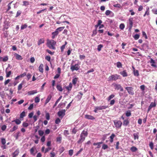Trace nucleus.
Returning a JSON list of instances; mask_svg holds the SVG:
<instances>
[{
  "label": "nucleus",
  "instance_id": "nucleus-10",
  "mask_svg": "<svg viewBox=\"0 0 157 157\" xmlns=\"http://www.w3.org/2000/svg\"><path fill=\"white\" fill-rule=\"evenodd\" d=\"M85 137L82 135H80V138L77 141L78 144H81L85 140Z\"/></svg>",
  "mask_w": 157,
  "mask_h": 157
},
{
  "label": "nucleus",
  "instance_id": "nucleus-13",
  "mask_svg": "<svg viewBox=\"0 0 157 157\" xmlns=\"http://www.w3.org/2000/svg\"><path fill=\"white\" fill-rule=\"evenodd\" d=\"M59 32L57 31H56L52 33V39L55 38L56 36H57L59 34Z\"/></svg>",
  "mask_w": 157,
  "mask_h": 157
},
{
  "label": "nucleus",
  "instance_id": "nucleus-14",
  "mask_svg": "<svg viewBox=\"0 0 157 157\" xmlns=\"http://www.w3.org/2000/svg\"><path fill=\"white\" fill-rule=\"evenodd\" d=\"M52 95L51 94H50L48 95V96L46 99V100L45 105H46L47 104L50 100L51 98H52Z\"/></svg>",
  "mask_w": 157,
  "mask_h": 157
},
{
  "label": "nucleus",
  "instance_id": "nucleus-2",
  "mask_svg": "<svg viewBox=\"0 0 157 157\" xmlns=\"http://www.w3.org/2000/svg\"><path fill=\"white\" fill-rule=\"evenodd\" d=\"M108 79L109 81H116L118 79H120L121 76L117 74L109 76Z\"/></svg>",
  "mask_w": 157,
  "mask_h": 157
},
{
  "label": "nucleus",
  "instance_id": "nucleus-44",
  "mask_svg": "<svg viewBox=\"0 0 157 157\" xmlns=\"http://www.w3.org/2000/svg\"><path fill=\"white\" fill-rule=\"evenodd\" d=\"M149 15V8H148L146 11L145 14L144 15V17H145L146 15Z\"/></svg>",
  "mask_w": 157,
  "mask_h": 157
},
{
  "label": "nucleus",
  "instance_id": "nucleus-54",
  "mask_svg": "<svg viewBox=\"0 0 157 157\" xmlns=\"http://www.w3.org/2000/svg\"><path fill=\"white\" fill-rule=\"evenodd\" d=\"M61 122V120L59 118H57L55 120V122L56 124H58Z\"/></svg>",
  "mask_w": 157,
  "mask_h": 157
},
{
  "label": "nucleus",
  "instance_id": "nucleus-16",
  "mask_svg": "<svg viewBox=\"0 0 157 157\" xmlns=\"http://www.w3.org/2000/svg\"><path fill=\"white\" fill-rule=\"evenodd\" d=\"M97 108V109H98V110H102V109H105L108 107L107 106H96Z\"/></svg>",
  "mask_w": 157,
  "mask_h": 157
},
{
  "label": "nucleus",
  "instance_id": "nucleus-38",
  "mask_svg": "<svg viewBox=\"0 0 157 157\" xmlns=\"http://www.w3.org/2000/svg\"><path fill=\"white\" fill-rule=\"evenodd\" d=\"M25 116V112L23 111L20 115V118H23Z\"/></svg>",
  "mask_w": 157,
  "mask_h": 157
},
{
  "label": "nucleus",
  "instance_id": "nucleus-20",
  "mask_svg": "<svg viewBox=\"0 0 157 157\" xmlns=\"http://www.w3.org/2000/svg\"><path fill=\"white\" fill-rule=\"evenodd\" d=\"M15 55L16 58L18 60H21L23 59V58L21 55L17 54H16Z\"/></svg>",
  "mask_w": 157,
  "mask_h": 157
},
{
  "label": "nucleus",
  "instance_id": "nucleus-17",
  "mask_svg": "<svg viewBox=\"0 0 157 157\" xmlns=\"http://www.w3.org/2000/svg\"><path fill=\"white\" fill-rule=\"evenodd\" d=\"M72 87V83L70 82L69 84V86L66 87V88L68 92H69L71 90Z\"/></svg>",
  "mask_w": 157,
  "mask_h": 157
},
{
  "label": "nucleus",
  "instance_id": "nucleus-18",
  "mask_svg": "<svg viewBox=\"0 0 157 157\" xmlns=\"http://www.w3.org/2000/svg\"><path fill=\"white\" fill-rule=\"evenodd\" d=\"M8 69V67L6 68V77L7 78H8L10 77V75H11V71H7V70Z\"/></svg>",
  "mask_w": 157,
  "mask_h": 157
},
{
  "label": "nucleus",
  "instance_id": "nucleus-42",
  "mask_svg": "<svg viewBox=\"0 0 157 157\" xmlns=\"http://www.w3.org/2000/svg\"><path fill=\"white\" fill-rule=\"evenodd\" d=\"M1 143L2 144L5 145L6 143V139L4 138H2L1 139Z\"/></svg>",
  "mask_w": 157,
  "mask_h": 157
},
{
  "label": "nucleus",
  "instance_id": "nucleus-52",
  "mask_svg": "<svg viewBox=\"0 0 157 157\" xmlns=\"http://www.w3.org/2000/svg\"><path fill=\"white\" fill-rule=\"evenodd\" d=\"M35 148L34 147H33L30 149V152L31 154L33 155H34V151Z\"/></svg>",
  "mask_w": 157,
  "mask_h": 157
},
{
  "label": "nucleus",
  "instance_id": "nucleus-19",
  "mask_svg": "<svg viewBox=\"0 0 157 157\" xmlns=\"http://www.w3.org/2000/svg\"><path fill=\"white\" fill-rule=\"evenodd\" d=\"M115 135L114 133H113L112 134L111 136L109 137V138H110V140H109V141L110 143H112L113 142V139L114 137H115Z\"/></svg>",
  "mask_w": 157,
  "mask_h": 157
},
{
  "label": "nucleus",
  "instance_id": "nucleus-26",
  "mask_svg": "<svg viewBox=\"0 0 157 157\" xmlns=\"http://www.w3.org/2000/svg\"><path fill=\"white\" fill-rule=\"evenodd\" d=\"M80 135L84 136L85 137H86L88 135L87 131H83Z\"/></svg>",
  "mask_w": 157,
  "mask_h": 157
},
{
  "label": "nucleus",
  "instance_id": "nucleus-40",
  "mask_svg": "<svg viewBox=\"0 0 157 157\" xmlns=\"http://www.w3.org/2000/svg\"><path fill=\"white\" fill-rule=\"evenodd\" d=\"M103 47V45L102 44H100L98 46L97 49L98 51H100L102 48Z\"/></svg>",
  "mask_w": 157,
  "mask_h": 157
},
{
  "label": "nucleus",
  "instance_id": "nucleus-55",
  "mask_svg": "<svg viewBox=\"0 0 157 157\" xmlns=\"http://www.w3.org/2000/svg\"><path fill=\"white\" fill-rule=\"evenodd\" d=\"M45 59L48 61H50L51 60V57L49 55L47 56H45Z\"/></svg>",
  "mask_w": 157,
  "mask_h": 157
},
{
  "label": "nucleus",
  "instance_id": "nucleus-28",
  "mask_svg": "<svg viewBox=\"0 0 157 157\" xmlns=\"http://www.w3.org/2000/svg\"><path fill=\"white\" fill-rule=\"evenodd\" d=\"M57 89L59 91L62 92L63 91V89L62 86L59 85H57L56 86Z\"/></svg>",
  "mask_w": 157,
  "mask_h": 157
},
{
  "label": "nucleus",
  "instance_id": "nucleus-1",
  "mask_svg": "<svg viewBox=\"0 0 157 157\" xmlns=\"http://www.w3.org/2000/svg\"><path fill=\"white\" fill-rule=\"evenodd\" d=\"M56 43V42L53 40H48L47 42V46L50 49H52L53 50L56 49V47L55 45Z\"/></svg>",
  "mask_w": 157,
  "mask_h": 157
},
{
  "label": "nucleus",
  "instance_id": "nucleus-30",
  "mask_svg": "<svg viewBox=\"0 0 157 157\" xmlns=\"http://www.w3.org/2000/svg\"><path fill=\"white\" fill-rule=\"evenodd\" d=\"M102 143V142H98L97 143H94L93 144L94 145H98V146L97 147V148H99L100 147V145Z\"/></svg>",
  "mask_w": 157,
  "mask_h": 157
},
{
  "label": "nucleus",
  "instance_id": "nucleus-36",
  "mask_svg": "<svg viewBox=\"0 0 157 157\" xmlns=\"http://www.w3.org/2000/svg\"><path fill=\"white\" fill-rule=\"evenodd\" d=\"M131 115V111L130 110L127 111L126 113V116L128 117L130 116Z\"/></svg>",
  "mask_w": 157,
  "mask_h": 157
},
{
  "label": "nucleus",
  "instance_id": "nucleus-62",
  "mask_svg": "<svg viewBox=\"0 0 157 157\" xmlns=\"http://www.w3.org/2000/svg\"><path fill=\"white\" fill-rule=\"evenodd\" d=\"M153 143L152 142H151L149 144V147L151 149H153Z\"/></svg>",
  "mask_w": 157,
  "mask_h": 157
},
{
  "label": "nucleus",
  "instance_id": "nucleus-45",
  "mask_svg": "<svg viewBox=\"0 0 157 157\" xmlns=\"http://www.w3.org/2000/svg\"><path fill=\"white\" fill-rule=\"evenodd\" d=\"M139 37H140V35L138 34H135L133 36L134 39L135 40H138L139 38Z\"/></svg>",
  "mask_w": 157,
  "mask_h": 157
},
{
  "label": "nucleus",
  "instance_id": "nucleus-61",
  "mask_svg": "<svg viewBox=\"0 0 157 157\" xmlns=\"http://www.w3.org/2000/svg\"><path fill=\"white\" fill-rule=\"evenodd\" d=\"M18 128L17 126H14L13 127L12 129L11 132H13L17 130Z\"/></svg>",
  "mask_w": 157,
  "mask_h": 157
},
{
  "label": "nucleus",
  "instance_id": "nucleus-58",
  "mask_svg": "<svg viewBox=\"0 0 157 157\" xmlns=\"http://www.w3.org/2000/svg\"><path fill=\"white\" fill-rule=\"evenodd\" d=\"M113 6L115 7L120 8L121 7V5L119 4H117L113 5Z\"/></svg>",
  "mask_w": 157,
  "mask_h": 157
},
{
  "label": "nucleus",
  "instance_id": "nucleus-29",
  "mask_svg": "<svg viewBox=\"0 0 157 157\" xmlns=\"http://www.w3.org/2000/svg\"><path fill=\"white\" fill-rule=\"evenodd\" d=\"M133 74L135 76H138L139 75V71L137 70H133Z\"/></svg>",
  "mask_w": 157,
  "mask_h": 157
},
{
  "label": "nucleus",
  "instance_id": "nucleus-49",
  "mask_svg": "<svg viewBox=\"0 0 157 157\" xmlns=\"http://www.w3.org/2000/svg\"><path fill=\"white\" fill-rule=\"evenodd\" d=\"M29 124L28 123L26 122H24L22 124V126L26 128L29 126Z\"/></svg>",
  "mask_w": 157,
  "mask_h": 157
},
{
  "label": "nucleus",
  "instance_id": "nucleus-43",
  "mask_svg": "<svg viewBox=\"0 0 157 157\" xmlns=\"http://www.w3.org/2000/svg\"><path fill=\"white\" fill-rule=\"evenodd\" d=\"M27 27V25L26 24H25L23 25H22L21 26V29L23 30L24 29H25Z\"/></svg>",
  "mask_w": 157,
  "mask_h": 157
},
{
  "label": "nucleus",
  "instance_id": "nucleus-57",
  "mask_svg": "<svg viewBox=\"0 0 157 157\" xmlns=\"http://www.w3.org/2000/svg\"><path fill=\"white\" fill-rule=\"evenodd\" d=\"M23 84V83H21L18 85V90H20L22 89Z\"/></svg>",
  "mask_w": 157,
  "mask_h": 157
},
{
  "label": "nucleus",
  "instance_id": "nucleus-27",
  "mask_svg": "<svg viewBox=\"0 0 157 157\" xmlns=\"http://www.w3.org/2000/svg\"><path fill=\"white\" fill-rule=\"evenodd\" d=\"M12 122H15L16 124H19L21 123V121L18 119H16L15 120L12 121Z\"/></svg>",
  "mask_w": 157,
  "mask_h": 157
},
{
  "label": "nucleus",
  "instance_id": "nucleus-11",
  "mask_svg": "<svg viewBox=\"0 0 157 157\" xmlns=\"http://www.w3.org/2000/svg\"><path fill=\"white\" fill-rule=\"evenodd\" d=\"M133 18H130L128 20L129 21V29H131L133 26Z\"/></svg>",
  "mask_w": 157,
  "mask_h": 157
},
{
  "label": "nucleus",
  "instance_id": "nucleus-3",
  "mask_svg": "<svg viewBox=\"0 0 157 157\" xmlns=\"http://www.w3.org/2000/svg\"><path fill=\"white\" fill-rule=\"evenodd\" d=\"M113 85L115 90H120L121 91H123V89L120 84L114 83L113 84Z\"/></svg>",
  "mask_w": 157,
  "mask_h": 157
},
{
  "label": "nucleus",
  "instance_id": "nucleus-35",
  "mask_svg": "<svg viewBox=\"0 0 157 157\" xmlns=\"http://www.w3.org/2000/svg\"><path fill=\"white\" fill-rule=\"evenodd\" d=\"M117 66L118 68H121L122 67V64L121 63L119 62L117 63Z\"/></svg>",
  "mask_w": 157,
  "mask_h": 157
},
{
  "label": "nucleus",
  "instance_id": "nucleus-21",
  "mask_svg": "<svg viewBox=\"0 0 157 157\" xmlns=\"http://www.w3.org/2000/svg\"><path fill=\"white\" fill-rule=\"evenodd\" d=\"M37 93L36 90H33L32 91H29L28 94L29 95H33Z\"/></svg>",
  "mask_w": 157,
  "mask_h": 157
},
{
  "label": "nucleus",
  "instance_id": "nucleus-37",
  "mask_svg": "<svg viewBox=\"0 0 157 157\" xmlns=\"http://www.w3.org/2000/svg\"><path fill=\"white\" fill-rule=\"evenodd\" d=\"M22 13V12L20 10H18L17 13L16 15L15 16L16 17H18Z\"/></svg>",
  "mask_w": 157,
  "mask_h": 157
},
{
  "label": "nucleus",
  "instance_id": "nucleus-33",
  "mask_svg": "<svg viewBox=\"0 0 157 157\" xmlns=\"http://www.w3.org/2000/svg\"><path fill=\"white\" fill-rule=\"evenodd\" d=\"M114 97L115 95L113 94H111L107 98V100L108 101H110L111 99L114 98Z\"/></svg>",
  "mask_w": 157,
  "mask_h": 157
},
{
  "label": "nucleus",
  "instance_id": "nucleus-5",
  "mask_svg": "<svg viewBox=\"0 0 157 157\" xmlns=\"http://www.w3.org/2000/svg\"><path fill=\"white\" fill-rule=\"evenodd\" d=\"M126 90H127L128 93L131 95L134 94L133 89L131 87H127L125 88Z\"/></svg>",
  "mask_w": 157,
  "mask_h": 157
},
{
  "label": "nucleus",
  "instance_id": "nucleus-48",
  "mask_svg": "<svg viewBox=\"0 0 157 157\" xmlns=\"http://www.w3.org/2000/svg\"><path fill=\"white\" fill-rule=\"evenodd\" d=\"M40 99L39 97H36L35 99V102L37 103L40 101Z\"/></svg>",
  "mask_w": 157,
  "mask_h": 157
},
{
  "label": "nucleus",
  "instance_id": "nucleus-25",
  "mask_svg": "<svg viewBox=\"0 0 157 157\" xmlns=\"http://www.w3.org/2000/svg\"><path fill=\"white\" fill-rule=\"evenodd\" d=\"M44 40L43 38L40 39L38 41V44L39 45L42 44L44 43Z\"/></svg>",
  "mask_w": 157,
  "mask_h": 157
},
{
  "label": "nucleus",
  "instance_id": "nucleus-6",
  "mask_svg": "<svg viewBox=\"0 0 157 157\" xmlns=\"http://www.w3.org/2000/svg\"><path fill=\"white\" fill-rule=\"evenodd\" d=\"M66 110L65 109H62L59 111L57 113L59 117H63L65 114Z\"/></svg>",
  "mask_w": 157,
  "mask_h": 157
},
{
  "label": "nucleus",
  "instance_id": "nucleus-34",
  "mask_svg": "<svg viewBox=\"0 0 157 157\" xmlns=\"http://www.w3.org/2000/svg\"><path fill=\"white\" fill-rule=\"evenodd\" d=\"M13 2V1H12L8 4L7 5L8 9L6 11H8L11 9V5Z\"/></svg>",
  "mask_w": 157,
  "mask_h": 157
},
{
  "label": "nucleus",
  "instance_id": "nucleus-60",
  "mask_svg": "<svg viewBox=\"0 0 157 157\" xmlns=\"http://www.w3.org/2000/svg\"><path fill=\"white\" fill-rule=\"evenodd\" d=\"M8 59V56H6L4 58L2 59V61L4 62H5L7 61Z\"/></svg>",
  "mask_w": 157,
  "mask_h": 157
},
{
  "label": "nucleus",
  "instance_id": "nucleus-50",
  "mask_svg": "<svg viewBox=\"0 0 157 157\" xmlns=\"http://www.w3.org/2000/svg\"><path fill=\"white\" fill-rule=\"evenodd\" d=\"M38 133L40 136H42L44 134V132L42 130H39L38 131Z\"/></svg>",
  "mask_w": 157,
  "mask_h": 157
},
{
  "label": "nucleus",
  "instance_id": "nucleus-15",
  "mask_svg": "<svg viewBox=\"0 0 157 157\" xmlns=\"http://www.w3.org/2000/svg\"><path fill=\"white\" fill-rule=\"evenodd\" d=\"M120 74L123 77H127L128 76V74L126 70H124L122 71L121 72Z\"/></svg>",
  "mask_w": 157,
  "mask_h": 157
},
{
  "label": "nucleus",
  "instance_id": "nucleus-23",
  "mask_svg": "<svg viewBox=\"0 0 157 157\" xmlns=\"http://www.w3.org/2000/svg\"><path fill=\"white\" fill-rule=\"evenodd\" d=\"M43 64H41L39 67V70L41 72L43 73Z\"/></svg>",
  "mask_w": 157,
  "mask_h": 157
},
{
  "label": "nucleus",
  "instance_id": "nucleus-59",
  "mask_svg": "<svg viewBox=\"0 0 157 157\" xmlns=\"http://www.w3.org/2000/svg\"><path fill=\"white\" fill-rule=\"evenodd\" d=\"M65 45H63L62 46L60 47L61 51V52H63V50L65 48Z\"/></svg>",
  "mask_w": 157,
  "mask_h": 157
},
{
  "label": "nucleus",
  "instance_id": "nucleus-7",
  "mask_svg": "<svg viewBox=\"0 0 157 157\" xmlns=\"http://www.w3.org/2000/svg\"><path fill=\"white\" fill-rule=\"evenodd\" d=\"M156 104L155 100L154 102H151L148 107L147 112L148 113L152 107H155L156 106Z\"/></svg>",
  "mask_w": 157,
  "mask_h": 157
},
{
  "label": "nucleus",
  "instance_id": "nucleus-22",
  "mask_svg": "<svg viewBox=\"0 0 157 157\" xmlns=\"http://www.w3.org/2000/svg\"><path fill=\"white\" fill-rule=\"evenodd\" d=\"M129 124V121L128 119L124 120L123 122V125L125 126H127Z\"/></svg>",
  "mask_w": 157,
  "mask_h": 157
},
{
  "label": "nucleus",
  "instance_id": "nucleus-41",
  "mask_svg": "<svg viewBox=\"0 0 157 157\" xmlns=\"http://www.w3.org/2000/svg\"><path fill=\"white\" fill-rule=\"evenodd\" d=\"M112 12L109 10H107L105 11V14L107 16L109 15L111 13H112Z\"/></svg>",
  "mask_w": 157,
  "mask_h": 157
},
{
  "label": "nucleus",
  "instance_id": "nucleus-39",
  "mask_svg": "<svg viewBox=\"0 0 157 157\" xmlns=\"http://www.w3.org/2000/svg\"><path fill=\"white\" fill-rule=\"evenodd\" d=\"M29 5V2L27 1H24L23 2V6H26Z\"/></svg>",
  "mask_w": 157,
  "mask_h": 157
},
{
  "label": "nucleus",
  "instance_id": "nucleus-53",
  "mask_svg": "<svg viewBox=\"0 0 157 157\" xmlns=\"http://www.w3.org/2000/svg\"><path fill=\"white\" fill-rule=\"evenodd\" d=\"M45 117L47 120H49L50 119V115L48 113H46L45 115Z\"/></svg>",
  "mask_w": 157,
  "mask_h": 157
},
{
  "label": "nucleus",
  "instance_id": "nucleus-51",
  "mask_svg": "<svg viewBox=\"0 0 157 157\" xmlns=\"http://www.w3.org/2000/svg\"><path fill=\"white\" fill-rule=\"evenodd\" d=\"M120 144V143L119 141H117V142L116 145V147L115 148L116 150H118L119 149V145Z\"/></svg>",
  "mask_w": 157,
  "mask_h": 157
},
{
  "label": "nucleus",
  "instance_id": "nucleus-31",
  "mask_svg": "<svg viewBox=\"0 0 157 157\" xmlns=\"http://www.w3.org/2000/svg\"><path fill=\"white\" fill-rule=\"evenodd\" d=\"M64 28H65L64 26L62 27H59V28H57L56 29V31H57L58 32H61V31H62L64 29Z\"/></svg>",
  "mask_w": 157,
  "mask_h": 157
},
{
  "label": "nucleus",
  "instance_id": "nucleus-12",
  "mask_svg": "<svg viewBox=\"0 0 157 157\" xmlns=\"http://www.w3.org/2000/svg\"><path fill=\"white\" fill-rule=\"evenodd\" d=\"M85 118L89 120H94L95 119V118L93 116L88 114L85 115Z\"/></svg>",
  "mask_w": 157,
  "mask_h": 157
},
{
  "label": "nucleus",
  "instance_id": "nucleus-46",
  "mask_svg": "<svg viewBox=\"0 0 157 157\" xmlns=\"http://www.w3.org/2000/svg\"><path fill=\"white\" fill-rule=\"evenodd\" d=\"M125 27L123 23H121L120 25V28L122 30H123Z\"/></svg>",
  "mask_w": 157,
  "mask_h": 157
},
{
  "label": "nucleus",
  "instance_id": "nucleus-9",
  "mask_svg": "<svg viewBox=\"0 0 157 157\" xmlns=\"http://www.w3.org/2000/svg\"><path fill=\"white\" fill-rule=\"evenodd\" d=\"M19 148L17 149L12 154V157H16L17 156L19 153Z\"/></svg>",
  "mask_w": 157,
  "mask_h": 157
},
{
  "label": "nucleus",
  "instance_id": "nucleus-4",
  "mask_svg": "<svg viewBox=\"0 0 157 157\" xmlns=\"http://www.w3.org/2000/svg\"><path fill=\"white\" fill-rule=\"evenodd\" d=\"M114 124L117 128H121L122 123L120 120H114L113 121Z\"/></svg>",
  "mask_w": 157,
  "mask_h": 157
},
{
  "label": "nucleus",
  "instance_id": "nucleus-32",
  "mask_svg": "<svg viewBox=\"0 0 157 157\" xmlns=\"http://www.w3.org/2000/svg\"><path fill=\"white\" fill-rule=\"evenodd\" d=\"M78 80V78H75L74 79H72V83L74 85H75L76 83V82Z\"/></svg>",
  "mask_w": 157,
  "mask_h": 157
},
{
  "label": "nucleus",
  "instance_id": "nucleus-63",
  "mask_svg": "<svg viewBox=\"0 0 157 157\" xmlns=\"http://www.w3.org/2000/svg\"><path fill=\"white\" fill-rule=\"evenodd\" d=\"M142 35L143 36H144L145 37V39H147V34L145 32L143 31L142 32Z\"/></svg>",
  "mask_w": 157,
  "mask_h": 157
},
{
  "label": "nucleus",
  "instance_id": "nucleus-47",
  "mask_svg": "<svg viewBox=\"0 0 157 157\" xmlns=\"http://www.w3.org/2000/svg\"><path fill=\"white\" fill-rule=\"evenodd\" d=\"M133 136L134 137V139L136 140V139H138L139 138V136L137 133H135L133 134Z\"/></svg>",
  "mask_w": 157,
  "mask_h": 157
},
{
  "label": "nucleus",
  "instance_id": "nucleus-64",
  "mask_svg": "<svg viewBox=\"0 0 157 157\" xmlns=\"http://www.w3.org/2000/svg\"><path fill=\"white\" fill-rule=\"evenodd\" d=\"M77 132V130L75 128H74L72 131V133L75 134Z\"/></svg>",
  "mask_w": 157,
  "mask_h": 157
},
{
  "label": "nucleus",
  "instance_id": "nucleus-56",
  "mask_svg": "<svg viewBox=\"0 0 157 157\" xmlns=\"http://www.w3.org/2000/svg\"><path fill=\"white\" fill-rule=\"evenodd\" d=\"M73 150L72 149H71L69 151V154L70 156H71L73 154Z\"/></svg>",
  "mask_w": 157,
  "mask_h": 157
},
{
  "label": "nucleus",
  "instance_id": "nucleus-24",
  "mask_svg": "<svg viewBox=\"0 0 157 157\" xmlns=\"http://www.w3.org/2000/svg\"><path fill=\"white\" fill-rule=\"evenodd\" d=\"M130 149L132 152H135L138 150L137 148L135 146L132 147L130 148Z\"/></svg>",
  "mask_w": 157,
  "mask_h": 157
},
{
  "label": "nucleus",
  "instance_id": "nucleus-8",
  "mask_svg": "<svg viewBox=\"0 0 157 157\" xmlns=\"http://www.w3.org/2000/svg\"><path fill=\"white\" fill-rule=\"evenodd\" d=\"M79 69L78 65L75 64L74 65L71 66V70L73 71L75 70L77 71Z\"/></svg>",
  "mask_w": 157,
  "mask_h": 157
}]
</instances>
